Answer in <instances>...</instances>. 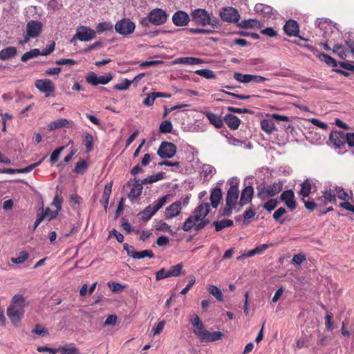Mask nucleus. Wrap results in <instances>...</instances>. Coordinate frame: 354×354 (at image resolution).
Masks as SVG:
<instances>
[{"label":"nucleus","instance_id":"obj_1","mask_svg":"<svg viewBox=\"0 0 354 354\" xmlns=\"http://www.w3.org/2000/svg\"><path fill=\"white\" fill-rule=\"evenodd\" d=\"M25 297L19 294L15 295L7 308V316L11 323L15 326H19L25 313V308L27 306Z\"/></svg>","mask_w":354,"mask_h":354},{"label":"nucleus","instance_id":"obj_2","mask_svg":"<svg viewBox=\"0 0 354 354\" xmlns=\"http://www.w3.org/2000/svg\"><path fill=\"white\" fill-rule=\"evenodd\" d=\"M210 210V205L208 203H202L197 206L193 212V215L199 221L196 226V231L204 228L209 223V219L206 216Z\"/></svg>","mask_w":354,"mask_h":354},{"label":"nucleus","instance_id":"obj_3","mask_svg":"<svg viewBox=\"0 0 354 354\" xmlns=\"http://www.w3.org/2000/svg\"><path fill=\"white\" fill-rule=\"evenodd\" d=\"M333 51L341 59H346L350 55H354V36H349L345 40L344 44H336L333 46Z\"/></svg>","mask_w":354,"mask_h":354},{"label":"nucleus","instance_id":"obj_4","mask_svg":"<svg viewBox=\"0 0 354 354\" xmlns=\"http://www.w3.org/2000/svg\"><path fill=\"white\" fill-rule=\"evenodd\" d=\"M168 195H165L153 204L147 206L140 213V218L143 221H149L160 209H161L167 203Z\"/></svg>","mask_w":354,"mask_h":354},{"label":"nucleus","instance_id":"obj_5","mask_svg":"<svg viewBox=\"0 0 354 354\" xmlns=\"http://www.w3.org/2000/svg\"><path fill=\"white\" fill-rule=\"evenodd\" d=\"M283 189V184L281 182H275L272 185L258 187V196L261 200H266L279 194Z\"/></svg>","mask_w":354,"mask_h":354},{"label":"nucleus","instance_id":"obj_6","mask_svg":"<svg viewBox=\"0 0 354 354\" xmlns=\"http://www.w3.org/2000/svg\"><path fill=\"white\" fill-rule=\"evenodd\" d=\"M177 151L176 146L169 142L163 141L160 143L157 153L161 158H171Z\"/></svg>","mask_w":354,"mask_h":354},{"label":"nucleus","instance_id":"obj_7","mask_svg":"<svg viewBox=\"0 0 354 354\" xmlns=\"http://www.w3.org/2000/svg\"><path fill=\"white\" fill-rule=\"evenodd\" d=\"M315 26L323 32L322 35L325 38H329L331 34H338L335 26L326 19H317L315 21Z\"/></svg>","mask_w":354,"mask_h":354},{"label":"nucleus","instance_id":"obj_8","mask_svg":"<svg viewBox=\"0 0 354 354\" xmlns=\"http://www.w3.org/2000/svg\"><path fill=\"white\" fill-rule=\"evenodd\" d=\"M135 24L129 19L124 18L115 25V30L122 35H129L134 32Z\"/></svg>","mask_w":354,"mask_h":354},{"label":"nucleus","instance_id":"obj_9","mask_svg":"<svg viewBox=\"0 0 354 354\" xmlns=\"http://www.w3.org/2000/svg\"><path fill=\"white\" fill-rule=\"evenodd\" d=\"M148 15L150 23L155 26L164 24L169 17L168 14L160 8L153 9Z\"/></svg>","mask_w":354,"mask_h":354},{"label":"nucleus","instance_id":"obj_10","mask_svg":"<svg viewBox=\"0 0 354 354\" xmlns=\"http://www.w3.org/2000/svg\"><path fill=\"white\" fill-rule=\"evenodd\" d=\"M191 16L192 20L197 24L205 26L211 24L210 16L205 9H195L192 12Z\"/></svg>","mask_w":354,"mask_h":354},{"label":"nucleus","instance_id":"obj_11","mask_svg":"<svg viewBox=\"0 0 354 354\" xmlns=\"http://www.w3.org/2000/svg\"><path fill=\"white\" fill-rule=\"evenodd\" d=\"M35 86L41 92L45 94L46 97L55 91L53 82L49 79H40L35 82Z\"/></svg>","mask_w":354,"mask_h":354},{"label":"nucleus","instance_id":"obj_12","mask_svg":"<svg viewBox=\"0 0 354 354\" xmlns=\"http://www.w3.org/2000/svg\"><path fill=\"white\" fill-rule=\"evenodd\" d=\"M221 19L227 22L236 23L240 19L238 10L232 7H225L220 12Z\"/></svg>","mask_w":354,"mask_h":354},{"label":"nucleus","instance_id":"obj_13","mask_svg":"<svg viewBox=\"0 0 354 354\" xmlns=\"http://www.w3.org/2000/svg\"><path fill=\"white\" fill-rule=\"evenodd\" d=\"M96 37V32L88 27L81 26L77 30L73 39H78L80 41H88Z\"/></svg>","mask_w":354,"mask_h":354},{"label":"nucleus","instance_id":"obj_14","mask_svg":"<svg viewBox=\"0 0 354 354\" xmlns=\"http://www.w3.org/2000/svg\"><path fill=\"white\" fill-rule=\"evenodd\" d=\"M283 30L285 33L289 37H298L300 39L307 41L305 39L299 35V26L297 21L294 19L288 20L283 26Z\"/></svg>","mask_w":354,"mask_h":354},{"label":"nucleus","instance_id":"obj_15","mask_svg":"<svg viewBox=\"0 0 354 354\" xmlns=\"http://www.w3.org/2000/svg\"><path fill=\"white\" fill-rule=\"evenodd\" d=\"M182 209V201L178 200L169 205L165 211V218L172 219L178 216Z\"/></svg>","mask_w":354,"mask_h":354},{"label":"nucleus","instance_id":"obj_16","mask_svg":"<svg viewBox=\"0 0 354 354\" xmlns=\"http://www.w3.org/2000/svg\"><path fill=\"white\" fill-rule=\"evenodd\" d=\"M280 199L284 202L285 205L290 210L296 208V201L295 200V194L292 189H288L281 193Z\"/></svg>","mask_w":354,"mask_h":354},{"label":"nucleus","instance_id":"obj_17","mask_svg":"<svg viewBox=\"0 0 354 354\" xmlns=\"http://www.w3.org/2000/svg\"><path fill=\"white\" fill-rule=\"evenodd\" d=\"M189 20L188 14L182 10L176 11L172 16V21L176 26H186Z\"/></svg>","mask_w":354,"mask_h":354},{"label":"nucleus","instance_id":"obj_18","mask_svg":"<svg viewBox=\"0 0 354 354\" xmlns=\"http://www.w3.org/2000/svg\"><path fill=\"white\" fill-rule=\"evenodd\" d=\"M42 28V24L38 21L32 20L27 24L26 32L29 37L35 38L38 37Z\"/></svg>","mask_w":354,"mask_h":354},{"label":"nucleus","instance_id":"obj_19","mask_svg":"<svg viewBox=\"0 0 354 354\" xmlns=\"http://www.w3.org/2000/svg\"><path fill=\"white\" fill-rule=\"evenodd\" d=\"M345 133L340 131L331 132L329 140L336 148H342L345 145Z\"/></svg>","mask_w":354,"mask_h":354},{"label":"nucleus","instance_id":"obj_20","mask_svg":"<svg viewBox=\"0 0 354 354\" xmlns=\"http://www.w3.org/2000/svg\"><path fill=\"white\" fill-rule=\"evenodd\" d=\"M142 185L143 183L142 182L139 183V180H137L136 178H134L132 188L128 194V197L131 201L137 199L141 195L143 189Z\"/></svg>","mask_w":354,"mask_h":354},{"label":"nucleus","instance_id":"obj_21","mask_svg":"<svg viewBox=\"0 0 354 354\" xmlns=\"http://www.w3.org/2000/svg\"><path fill=\"white\" fill-rule=\"evenodd\" d=\"M203 63L202 59L193 57H179L173 61L174 64L199 65Z\"/></svg>","mask_w":354,"mask_h":354},{"label":"nucleus","instance_id":"obj_22","mask_svg":"<svg viewBox=\"0 0 354 354\" xmlns=\"http://www.w3.org/2000/svg\"><path fill=\"white\" fill-rule=\"evenodd\" d=\"M254 194L252 186L245 187L241 192L239 203L241 205H245L251 202Z\"/></svg>","mask_w":354,"mask_h":354},{"label":"nucleus","instance_id":"obj_23","mask_svg":"<svg viewBox=\"0 0 354 354\" xmlns=\"http://www.w3.org/2000/svg\"><path fill=\"white\" fill-rule=\"evenodd\" d=\"M239 188L236 187V185L230 186L227 192L226 203L235 206L239 198Z\"/></svg>","mask_w":354,"mask_h":354},{"label":"nucleus","instance_id":"obj_24","mask_svg":"<svg viewBox=\"0 0 354 354\" xmlns=\"http://www.w3.org/2000/svg\"><path fill=\"white\" fill-rule=\"evenodd\" d=\"M223 122L226 123L230 129L236 130L241 124V120L234 115L226 114L223 118Z\"/></svg>","mask_w":354,"mask_h":354},{"label":"nucleus","instance_id":"obj_25","mask_svg":"<svg viewBox=\"0 0 354 354\" xmlns=\"http://www.w3.org/2000/svg\"><path fill=\"white\" fill-rule=\"evenodd\" d=\"M113 183L110 182L105 185L102 198L100 201L104 209L106 210L109 202V197L112 191Z\"/></svg>","mask_w":354,"mask_h":354},{"label":"nucleus","instance_id":"obj_26","mask_svg":"<svg viewBox=\"0 0 354 354\" xmlns=\"http://www.w3.org/2000/svg\"><path fill=\"white\" fill-rule=\"evenodd\" d=\"M223 336V333L220 331L216 332H209L206 330V331L203 334V336L201 338L202 342H210L216 340L221 339Z\"/></svg>","mask_w":354,"mask_h":354},{"label":"nucleus","instance_id":"obj_27","mask_svg":"<svg viewBox=\"0 0 354 354\" xmlns=\"http://www.w3.org/2000/svg\"><path fill=\"white\" fill-rule=\"evenodd\" d=\"M204 114L209 120V122L216 128L220 129L223 127V120H222L219 115L209 111L205 112Z\"/></svg>","mask_w":354,"mask_h":354},{"label":"nucleus","instance_id":"obj_28","mask_svg":"<svg viewBox=\"0 0 354 354\" xmlns=\"http://www.w3.org/2000/svg\"><path fill=\"white\" fill-rule=\"evenodd\" d=\"M222 198L221 189L215 187L212 190L210 195L211 205L214 208H217Z\"/></svg>","mask_w":354,"mask_h":354},{"label":"nucleus","instance_id":"obj_29","mask_svg":"<svg viewBox=\"0 0 354 354\" xmlns=\"http://www.w3.org/2000/svg\"><path fill=\"white\" fill-rule=\"evenodd\" d=\"M17 53V48L13 46H9L0 50V59L7 60L16 56Z\"/></svg>","mask_w":354,"mask_h":354},{"label":"nucleus","instance_id":"obj_30","mask_svg":"<svg viewBox=\"0 0 354 354\" xmlns=\"http://www.w3.org/2000/svg\"><path fill=\"white\" fill-rule=\"evenodd\" d=\"M199 221L195 218V216L192 214L189 216L185 221L183 225V230L185 232H188L192 228H194L196 231V226Z\"/></svg>","mask_w":354,"mask_h":354},{"label":"nucleus","instance_id":"obj_31","mask_svg":"<svg viewBox=\"0 0 354 354\" xmlns=\"http://www.w3.org/2000/svg\"><path fill=\"white\" fill-rule=\"evenodd\" d=\"M64 4H67L66 1L50 0L47 3V9L51 12L59 10L63 8Z\"/></svg>","mask_w":354,"mask_h":354},{"label":"nucleus","instance_id":"obj_32","mask_svg":"<svg viewBox=\"0 0 354 354\" xmlns=\"http://www.w3.org/2000/svg\"><path fill=\"white\" fill-rule=\"evenodd\" d=\"M334 187H335V193H336V197H338V198H339L342 201L349 200L352 198V196H353L352 191L350 192V194H349L347 192L345 191V189L343 187H339V186H334Z\"/></svg>","mask_w":354,"mask_h":354},{"label":"nucleus","instance_id":"obj_33","mask_svg":"<svg viewBox=\"0 0 354 354\" xmlns=\"http://www.w3.org/2000/svg\"><path fill=\"white\" fill-rule=\"evenodd\" d=\"M207 292L214 296L218 301H223V295L220 288L214 285H209L207 287Z\"/></svg>","mask_w":354,"mask_h":354},{"label":"nucleus","instance_id":"obj_34","mask_svg":"<svg viewBox=\"0 0 354 354\" xmlns=\"http://www.w3.org/2000/svg\"><path fill=\"white\" fill-rule=\"evenodd\" d=\"M254 11L257 13H260L263 15L264 17H266L268 16L272 12V8L266 4L257 3L254 6Z\"/></svg>","mask_w":354,"mask_h":354},{"label":"nucleus","instance_id":"obj_35","mask_svg":"<svg viewBox=\"0 0 354 354\" xmlns=\"http://www.w3.org/2000/svg\"><path fill=\"white\" fill-rule=\"evenodd\" d=\"M261 127L263 131L267 133H271L275 129L274 122L271 119H263L261 122Z\"/></svg>","mask_w":354,"mask_h":354},{"label":"nucleus","instance_id":"obj_36","mask_svg":"<svg viewBox=\"0 0 354 354\" xmlns=\"http://www.w3.org/2000/svg\"><path fill=\"white\" fill-rule=\"evenodd\" d=\"M216 170L214 167L211 165H203L202 167V174L206 179L212 178L216 174Z\"/></svg>","mask_w":354,"mask_h":354},{"label":"nucleus","instance_id":"obj_37","mask_svg":"<svg viewBox=\"0 0 354 354\" xmlns=\"http://www.w3.org/2000/svg\"><path fill=\"white\" fill-rule=\"evenodd\" d=\"M233 224V221L230 219H224L213 222V225L215 226V230L216 232H219L225 227H231Z\"/></svg>","mask_w":354,"mask_h":354},{"label":"nucleus","instance_id":"obj_38","mask_svg":"<svg viewBox=\"0 0 354 354\" xmlns=\"http://www.w3.org/2000/svg\"><path fill=\"white\" fill-rule=\"evenodd\" d=\"M301 190L299 192L300 195L302 196L303 198L308 197L311 192V183L309 180L306 179L301 185Z\"/></svg>","mask_w":354,"mask_h":354},{"label":"nucleus","instance_id":"obj_39","mask_svg":"<svg viewBox=\"0 0 354 354\" xmlns=\"http://www.w3.org/2000/svg\"><path fill=\"white\" fill-rule=\"evenodd\" d=\"M68 122V120L66 118H59L55 121L51 122L48 124V128L50 130H55L66 126Z\"/></svg>","mask_w":354,"mask_h":354},{"label":"nucleus","instance_id":"obj_40","mask_svg":"<svg viewBox=\"0 0 354 354\" xmlns=\"http://www.w3.org/2000/svg\"><path fill=\"white\" fill-rule=\"evenodd\" d=\"M40 55V50L38 48H34L25 53L21 57V60L23 62H26L30 59L35 58Z\"/></svg>","mask_w":354,"mask_h":354},{"label":"nucleus","instance_id":"obj_41","mask_svg":"<svg viewBox=\"0 0 354 354\" xmlns=\"http://www.w3.org/2000/svg\"><path fill=\"white\" fill-rule=\"evenodd\" d=\"M84 142L86 147V152H91L93 149V137L91 133H86L84 136Z\"/></svg>","mask_w":354,"mask_h":354},{"label":"nucleus","instance_id":"obj_42","mask_svg":"<svg viewBox=\"0 0 354 354\" xmlns=\"http://www.w3.org/2000/svg\"><path fill=\"white\" fill-rule=\"evenodd\" d=\"M183 268V267L181 263H178L175 266H171L170 268L168 270L169 277H179L182 274Z\"/></svg>","mask_w":354,"mask_h":354},{"label":"nucleus","instance_id":"obj_43","mask_svg":"<svg viewBox=\"0 0 354 354\" xmlns=\"http://www.w3.org/2000/svg\"><path fill=\"white\" fill-rule=\"evenodd\" d=\"M323 194L330 203L336 202V193L335 187L326 189L323 192Z\"/></svg>","mask_w":354,"mask_h":354},{"label":"nucleus","instance_id":"obj_44","mask_svg":"<svg viewBox=\"0 0 354 354\" xmlns=\"http://www.w3.org/2000/svg\"><path fill=\"white\" fill-rule=\"evenodd\" d=\"M317 56L321 61L325 62L328 66H337L336 61L332 57H330L326 54L320 53Z\"/></svg>","mask_w":354,"mask_h":354},{"label":"nucleus","instance_id":"obj_45","mask_svg":"<svg viewBox=\"0 0 354 354\" xmlns=\"http://www.w3.org/2000/svg\"><path fill=\"white\" fill-rule=\"evenodd\" d=\"M134 259H141L145 257H149L150 259L154 257V254L152 250H145L140 252H136L134 254Z\"/></svg>","mask_w":354,"mask_h":354},{"label":"nucleus","instance_id":"obj_46","mask_svg":"<svg viewBox=\"0 0 354 354\" xmlns=\"http://www.w3.org/2000/svg\"><path fill=\"white\" fill-rule=\"evenodd\" d=\"M251 75L250 74H241L240 73L236 72L234 73V78L241 83H249L251 82Z\"/></svg>","mask_w":354,"mask_h":354},{"label":"nucleus","instance_id":"obj_47","mask_svg":"<svg viewBox=\"0 0 354 354\" xmlns=\"http://www.w3.org/2000/svg\"><path fill=\"white\" fill-rule=\"evenodd\" d=\"M29 257V254L26 252H21L17 257L11 258V262L15 264H21L25 262Z\"/></svg>","mask_w":354,"mask_h":354},{"label":"nucleus","instance_id":"obj_48","mask_svg":"<svg viewBox=\"0 0 354 354\" xmlns=\"http://www.w3.org/2000/svg\"><path fill=\"white\" fill-rule=\"evenodd\" d=\"M88 165L87 162L85 160H82L77 162L74 169V172L76 174H82L88 169Z\"/></svg>","mask_w":354,"mask_h":354},{"label":"nucleus","instance_id":"obj_49","mask_svg":"<svg viewBox=\"0 0 354 354\" xmlns=\"http://www.w3.org/2000/svg\"><path fill=\"white\" fill-rule=\"evenodd\" d=\"M195 73L207 79L215 78L214 72L209 69H198L195 71Z\"/></svg>","mask_w":354,"mask_h":354},{"label":"nucleus","instance_id":"obj_50","mask_svg":"<svg viewBox=\"0 0 354 354\" xmlns=\"http://www.w3.org/2000/svg\"><path fill=\"white\" fill-rule=\"evenodd\" d=\"M61 354H80L79 351L75 346L64 345L60 347Z\"/></svg>","mask_w":354,"mask_h":354},{"label":"nucleus","instance_id":"obj_51","mask_svg":"<svg viewBox=\"0 0 354 354\" xmlns=\"http://www.w3.org/2000/svg\"><path fill=\"white\" fill-rule=\"evenodd\" d=\"M172 129L173 126L169 120H164L159 127L160 132L161 133H171Z\"/></svg>","mask_w":354,"mask_h":354},{"label":"nucleus","instance_id":"obj_52","mask_svg":"<svg viewBox=\"0 0 354 354\" xmlns=\"http://www.w3.org/2000/svg\"><path fill=\"white\" fill-rule=\"evenodd\" d=\"M65 149L64 146L60 147L56 149H55L50 155V161L51 163H55L57 162L61 153Z\"/></svg>","mask_w":354,"mask_h":354},{"label":"nucleus","instance_id":"obj_53","mask_svg":"<svg viewBox=\"0 0 354 354\" xmlns=\"http://www.w3.org/2000/svg\"><path fill=\"white\" fill-rule=\"evenodd\" d=\"M339 207L354 215V204L350 203L348 200L341 202Z\"/></svg>","mask_w":354,"mask_h":354},{"label":"nucleus","instance_id":"obj_54","mask_svg":"<svg viewBox=\"0 0 354 354\" xmlns=\"http://www.w3.org/2000/svg\"><path fill=\"white\" fill-rule=\"evenodd\" d=\"M131 82L127 79H124L120 83L114 86V88L118 91H126L129 88Z\"/></svg>","mask_w":354,"mask_h":354},{"label":"nucleus","instance_id":"obj_55","mask_svg":"<svg viewBox=\"0 0 354 354\" xmlns=\"http://www.w3.org/2000/svg\"><path fill=\"white\" fill-rule=\"evenodd\" d=\"M86 80L91 85H98V76L94 72L88 73L86 76Z\"/></svg>","mask_w":354,"mask_h":354},{"label":"nucleus","instance_id":"obj_56","mask_svg":"<svg viewBox=\"0 0 354 354\" xmlns=\"http://www.w3.org/2000/svg\"><path fill=\"white\" fill-rule=\"evenodd\" d=\"M113 28V25L110 22L104 21L100 23L97 27L96 30L97 32H102L105 30H109Z\"/></svg>","mask_w":354,"mask_h":354},{"label":"nucleus","instance_id":"obj_57","mask_svg":"<svg viewBox=\"0 0 354 354\" xmlns=\"http://www.w3.org/2000/svg\"><path fill=\"white\" fill-rule=\"evenodd\" d=\"M193 332L195 334L196 336H197L200 339L201 337L203 336V334L206 331V329L205 328V326L203 323L199 324L198 326L196 325L195 326H193Z\"/></svg>","mask_w":354,"mask_h":354},{"label":"nucleus","instance_id":"obj_58","mask_svg":"<svg viewBox=\"0 0 354 354\" xmlns=\"http://www.w3.org/2000/svg\"><path fill=\"white\" fill-rule=\"evenodd\" d=\"M156 229L158 231H162L169 233L172 232L171 227L167 223L163 221H160L159 223H158L157 225H156Z\"/></svg>","mask_w":354,"mask_h":354},{"label":"nucleus","instance_id":"obj_59","mask_svg":"<svg viewBox=\"0 0 354 354\" xmlns=\"http://www.w3.org/2000/svg\"><path fill=\"white\" fill-rule=\"evenodd\" d=\"M155 93H148L142 102V104L146 106H151L156 100Z\"/></svg>","mask_w":354,"mask_h":354},{"label":"nucleus","instance_id":"obj_60","mask_svg":"<svg viewBox=\"0 0 354 354\" xmlns=\"http://www.w3.org/2000/svg\"><path fill=\"white\" fill-rule=\"evenodd\" d=\"M277 204H278V201L277 199H270V200H268L263 205V207L267 211L271 212L272 210L275 209V207L277 206Z\"/></svg>","mask_w":354,"mask_h":354},{"label":"nucleus","instance_id":"obj_61","mask_svg":"<svg viewBox=\"0 0 354 354\" xmlns=\"http://www.w3.org/2000/svg\"><path fill=\"white\" fill-rule=\"evenodd\" d=\"M306 255L303 253H299L295 254L292 257V262L294 264L297 266H300L304 261H306Z\"/></svg>","mask_w":354,"mask_h":354},{"label":"nucleus","instance_id":"obj_62","mask_svg":"<svg viewBox=\"0 0 354 354\" xmlns=\"http://www.w3.org/2000/svg\"><path fill=\"white\" fill-rule=\"evenodd\" d=\"M42 211L45 215L46 219L50 221L55 218L58 214L57 211H53L49 207H46V209H42Z\"/></svg>","mask_w":354,"mask_h":354},{"label":"nucleus","instance_id":"obj_63","mask_svg":"<svg viewBox=\"0 0 354 354\" xmlns=\"http://www.w3.org/2000/svg\"><path fill=\"white\" fill-rule=\"evenodd\" d=\"M165 325V321H161V322H158L151 330L153 335L155 336L156 335L160 334L162 331Z\"/></svg>","mask_w":354,"mask_h":354},{"label":"nucleus","instance_id":"obj_64","mask_svg":"<svg viewBox=\"0 0 354 354\" xmlns=\"http://www.w3.org/2000/svg\"><path fill=\"white\" fill-rule=\"evenodd\" d=\"M168 277H170L169 275V271L165 268H161L156 273V279L157 281H160Z\"/></svg>","mask_w":354,"mask_h":354}]
</instances>
